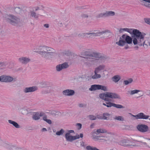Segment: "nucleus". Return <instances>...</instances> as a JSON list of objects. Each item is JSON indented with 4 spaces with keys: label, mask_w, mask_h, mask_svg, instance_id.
<instances>
[{
    "label": "nucleus",
    "mask_w": 150,
    "mask_h": 150,
    "mask_svg": "<svg viewBox=\"0 0 150 150\" xmlns=\"http://www.w3.org/2000/svg\"><path fill=\"white\" fill-rule=\"evenodd\" d=\"M132 38L126 34L123 35L120 38V40L117 42L116 44L120 46H123L126 43L130 44L132 42L134 45L139 46L144 45L145 40L144 37L146 35L145 33L141 32L137 29H134L132 32Z\"/></svg>",
    "instance_id": "nucleus-1"
},
{
    "label": "nucleus",
    "mask_w": 150,
    "mask_h": 150,
    "mask_svg": "<svg viewBox=\"0 0 150 150\" xmlns=\"http://www.w3.org/2000/svg\"><path fill=\"white\" fill-rule=\"evenodd\" d=\"M80 57L84 58L82 61L85 65L88 67H91L95 64L100 59L105 60L107 58L106 56L97 52H93L90 49L83 51Z\"/></svg>",
    "instance_id": "nucleus-2"
},
{
    "label": "nucleus",
    "mask_w": 150,
    "mask_h": 150,
    "mask_svg": "<svg viewBox=\"0 0 150 150\" xmlns=\"http://www.w3.org/2000/svg\"><path fill=\"white\" fill-rule=\"evenodd\" d=\"M38 53L42 58L46 59H50L55 55V50L46 46H40L38 47Z\"/></svg>",
    "instance_id": "nucleus-3"
},
{
    "label": "nucleus",
    "mask_w": 150,
    "mask_h": 150,
    "mask_svg": "<svg viewBox=\"0 0 150 150\" xmlns=\"http://www.w3.org/2000/svg\"><path fill=\"white\" fill-rule=\"evenodd\" d=\"M4 19L8 23L14 26H20L21 22L20 18L13 14H5L3 16Z\"/></svg>",
    "instance_id": "nucleus-4"
},
{
    "label": "nucleus",
    "mask_w": 150,
    "mask_h": 150,
    "mask_svg": "<svg viewBox=\"0 0 150 150\" xmlns=\"http://www.w3.org/2000/svg\"><path fill=\"white\" fill-rule=\"evenodd\" d=\"M99 96L100 99L108 102L110 101V99L108 98L121 99V97L118 94L111 92H107L105 93H101L99 94Z\"/></svg>",
    "instance_id": "nucleus-5"
},
{
    "label": "nucleus",
    "mask_w": 150,
    "mask_h": 150,
    "mask_svg": "<svg viewBox=\"0 0 150 150\" xmlns=\"http://www.w3.org/2000/svg\"><path fill=\"white\" fill-rule=\"evenodd\" d=\"M99 96L100 99L108 102L110 101V99L108 98L121 99V97L118 94L111 92H107L105 93H101L99 94Z\"/></svg>",
    "instance_id": "nucleus-6"
},
{
    "label": "nucleus",
    "mask_w": 150,
    "mask_h": 150,
    "mask_svg": "<svg viewBox=\"0 0 150 150\" xmlns=\"http://www.w3.org/2000/svg\"><path fill=\"white\" fill-rule=\"evenodd\" d=\"M137 130L140 132L142 133H150V130L148 126L144 124H139L136 127Z\"/></svg>",
    "instance_id": "nucleus-7"
},
{
    "label": "nucleus",
    "mask_w": 150,
    "mask_h": 150,
    "mask_svg": "<svg viewBox=\"0 0 150 150\" xmlns=\"http://www.w3.org/2000/svg\"><path fill=\"white\" fill-rule=\"evenodd\" d=\"M74 130H68L67 132L65 134V138L66 140L68 142H72L74 140V136L71 135V133H74Z\"/></svg>",
    "instance_id": "nucleus-8"
},
{
    "label": "nucleus",
    "mask_w": 150,
    "mask_h": 150,
    "mask_svg": "<svg viewBox=\"0 0 150 150\" xmlns=\"http://www.w3.org/2000/svg\"><path fill=\"white\" fill-rule=\"evenodd\" d=\"M2 146L6 148L8 150H21V149L11 144L3 142Z\"/></svg>",
    "instance_id": "nucleus-9"
},
{
    "label": "nucleus",
    "mask_w": 150,
    "mask_h": 150,
    "mask_svg": "<svg viewBox=\"0 0 150 150\" xmlns=\"http://www.w3.org/2000/svg\"><path fill=\"white\" fill-rule=\"evenodd\" d=\"M102 35H104L107 38H110L112 37V34L109 30H108L102 31H98V36Z\"/></svg>",
    "instance_id": "nucleus-10"
},
{
    "label": "nucleus",
    "mask_w": 150,
    "mask_h": 150,
    "mask_svg": "<svg viewBox=\"0 0 150 150\" xmlns=\"http://www.w3.org/2000/svg\"><path fill=\"white\" fill-rule=\"evenodd\" d=\"M130 114L132 115V116L135 117L136 119H148L149 117V116L146 115L143 113L142 112L139 113L136 115H134L131 113Z\"/></svg>",
    "instance_id": "nucleus-11"
},
{
    "label": "nucleus",
    "mask_w": 150,
    "mask_h": 150,
    "mask_svg": "<svg viewBox=\"0 0 150 150\" xmlns=\"http://www.w3.org/2000/svg\"><path fill=\"white\" fill-rule=\"evenodd\" d=\"M38 89L37 87L33 86L31 87H26L23 89V91L25 93L33 92L37 91Z\"/></svg>",
    "instance_id": "nucleus-12"
},
{
    "label": "nucleus",
    "mask_w": 150,
    "mask_h": 150,
    "mask_svg": "<svg viewBox=\"0 0 150 150\" xmlns=\"http://www.w3.org/2000/svg\"><path fill=\"white\" fill-rule=\"evenodd\" d=\"M62 94L65 96H72L75 94V91L74 90L71 89H66L62 91Z\"/></svg>",
    "instance_id": "nucleus-13"
},
{
    "label": "nucleus",
    "mask_w": 150,
    "mask_h": 150,
    "mask_svg": "<svg viewBox=\"0 0 150 150\" xmlns=\"http://www.w3.org/2000/svg\"><path fill=\"white\" fill-rule=\"evenodd\" d=\"M19 62L24 64H26L30 61V59L29 57H22L18 59Z\"/></svg>",
    "instance_id": "nucleus-14"
},
{
    "label": "nucleus",
    "mask_w": 150,
    "mask_h": 150,
    "mask_svg": "<svg viewBox=\"0 0 150 150\" xmlns=\"http://www.w3.org/2000/svg\"><path fill=\"white\" fill-rule=\"evenodd\" d=\"M130 143V141L129 140H126V139H124L121 141L119 142L120 144L122 146H134L132 144H129Z\"/></svg>",
    "instance_id": "nucleus-15"
},
{
    "label": "nucleus",
    "mask_w": 150,
    "mask_h": 150,
    "mask_svg": "<svg viewBox=\"0 0 150 150\" xmlns=\"http://www.w3.org/2000/svg\"><path fill=\"white\" fill-rule=\"evenodd\" d=\"M94 32L92 33H86V36H89L88 37L92 38L93 37H95L98 36V31L95 30Z\"/></svg>",
    "instance_id": "nucleus-16"
},
{
    "label": "nucleus",
    "mask_w": 150,
    "mask_h": 150,
    "mask_svg": "<svg viewBox=\"0 0 150 150\" xmlns=\"http://www.w3.org/2000/svg\"><path fill=\"white\" fill-rule=\"evenodd\" d=\"M105 67V66L104 65H100L95 69L94 71L98 73H100L101 71L104 69Z\"/></svg>",
    "instance_id": "nucleus-17"
},
{
    "label": "nucleus",
    "mask_w": 150,
    "mask_h": 150,
    "mask_svg": "<svg viewBox=\"0 0 150 150\" xmlns=\"http://www.w3.org/2000/svg\"><path fill=\"white\" fill-rule=\"evenodd\" d=\"M39 14H37L34 11H32L30 12V16L35 19L37 20L39 17Z\"/></svg>",
    "instance_id": "nucleus-18"
},
{
    "label": "nucleus",
    "mask_w": 150,
    "mask_h": 150,
    "mask_svg": "<svg viewBox=\"0 0 150 150\" xmlns=\"http://www.w3.org/2000/svg\"><path fill=\"white\" fill-rule=\"evenodd\" d=\"M40 117L39 116V113L38 112H35L33 113L32 119L34 120H36L40 119Z\"/></svg>",
    "instance_id": "nucleus-19"
},
{
    "label": "nucleus",
    "mask_w": 150,
    "mask_h": 150,
    "mask_svg": "<svg viewBox=\"0 0 150 150\" xmlns=\"http://www.w3.org/2000/svg\"><path fill=\"white\" fill-rule=\"evenodd\" d=\"M99 85L94 84L92 85L90 88H89V90L91 91H94L96 90H99Z\"/></svg>",
    "instance_id": "nucleus-20"
},
{
    "label": "nucleus",
    "mask_w": 150,
    "mask_h": 150,
    "mask_svg": "<svg viewBox=\"0 0 150 150\" xmlns=\"http://www.w3.org/2000/svg\"><path fill=\"white\" fill-rule=\"evenodd\" d=\"M9 123L12 125L16 128H18L20 127V125L16 122L11 120H9L8 121Z\"/></svg>",
    "instance_id": "nucleus-21"
},
{
    "label": "nucleus",
    "mask_w": 150,
    "mask_h": 150,
    "mask_svg": "<svg viewBox=\"0 0 150 150\" xmlns=\"http://www.w3.org/2000/svg\"><path fill=\"white\" fill-rule=\"evenodd\" d=\"M144 139H148V138H144L142 136H137V140H134L141 143L142 142V141H144Z\"/></svg>",
    "instance_id": "nucleus-22"
},
{
    "label": "nucleus",
    "mask_w": 150,
    "mask_h": 150,
    "mask_svg": "<svg viewBox=\"0 0 150 150\" xmlns=\"http://www.w3.org/2000/svg\"><path fill=\"white\" fill-rule=\"evenodd\" d=\"M105 142L108 144H109L111 143L113 140L112 137L111 136H108L105 137Z\"/></svg>",
    "instance_id": "nucleus-23"
},
{
    "label": "nucleus",
    "mask_w": 150,
    "mask_h": 150,
    "mask_svg": "<svg viewBox=\"0 0 150 150\" xmlns=\"http://www.w3.org/2000/svg\"><path fill=\"white\" fill-rule=\"evenodd\" d=\"M48 113L53 117H55L59 115L60 112L57 111H53Z\"/></svg>",
    "instance_id": "nucleus-24"
},
{
    "label": "nucleus",
    "mask_w": 150,
    "mask_h": 150,
    "mask_svg": "<svg viewBox=\"0 0 150 150\" xmlns=\"http://www.w3.org/2000/svg\"><path fill=\"white\" fill-rule=\"evenodd\" d=\"M132 29H130L128 28H120V29L119 32L120 33H122L123 31H125L131 34L132 33Z\"/></svg>",
    "instance_id": "nucleus-25"
},
{
    "label": "nucleus",
    "mask_w": 150,
    "mask_h": 150,
    "mask_svg": "<svg viewBox=\"0 0 150 150\" xmlns=\"http://www.w3.org/2000/svg\"><path fill=\"white\" fill-rule=\"evenodd\" d=\"M107 132V131L105 129L100 128L97 130L96 132L97 133H96V135H98V134L100 133H106Z\"/></svg>",
    "instance_id": "nucleus-26"
},
{
    "label": "nucleus",
    "mask_w": 150,
    "mask_h": 150,
    "mask_svg": "<svg viewBox=\"0 0 150 150\" xmlns=\"http://www.w3.org/2000/svg\"><path fill=\"white\" fill-rule=\"evenodd\" d=\"M95 74L92 77V78L93 79H96L100 78L101 77V76L100 74H98V73L94 71Z\"/></svg>",
    "instance_id": "nucleus-27"
},
{
    "label": "nucleus",
    "mask_w": 150,
    "mask_h": 150,
    "mask_svg": "<svg viewBox=\"0 0 150 150\" xmlns=\"http://www.w3.org/2000/svg\"><path fill=\"white\" fill-rule=\"evenodd\" d=\"M106 17L109 16H113L115 15V13L112 11H106L105 12Z\"/></svg>",
    "instance_id": "nucleus-28"
},
{
    "label": "nucleus",
    "mask_w": 150,
    "mask_h": 150,
    "mask_svg": "<svg viewBox=\"0 0 150 150\" xmlns=\"http://www.w3.org/2000/svg\"><path fill=\"white\" fill-rule=\"evenodd\" d=\"M120 79V76L118 75L115 76L112 78V81L115 82H117Z\"/></svg>",
    "instance_id": "nucleus-29"
},
{
    "label": "nucleus",
    "mask_w": 150,
    "mask_h": 150,
    "mask_svg": "<svg viewBox=\"0 0 150 150\" xmlns=\"http://www.w3.org/2000/svg\"><path fill=\"white\" fill-rule=\"evenodd\" d=\"M140 91L139 90L135 89L132 91H128V92L130 94V95H132L136 93H137Z\"/></svg>",
    "instance_id": "nucleus-30"
},
{
    "label": "nucleus",
    "mask_w": 150,
    "mask_h": 150,
    "mask_svg": "<svg viewBox=\"0 0 150 150\" xmlns=\"http://www.w3.org/2000/svg\"><path fill=\"white\" fill-rule=\"evenodd\" d=\"M14 79L12 77L9 76H6L5 82H10L13 81Z\"/></svg>",
    "instance_id": "nucleus-31"
},
{
    "label": "nucleus",
    "mask_w": 150,
    "mask_h": 150,
    "mask_svg": "<svg viewBox=\"0 0 150 150\" xmlns=\"http://www.w3.org/2000/svg\"><path fill=\"white\" fill-rule=\"evenodd\" d=\"M133 79L132 78H130L128 80H125L123 81V83L125 85H128L129 84L131 83L133 81Z\"/></svg>",
    "instance_id": "nucleus-32"
},
{
    "label": "nucleus",
    "mask_w": 150,
    "mask_h": 150,
    "mask_svg": "<svg viewBox=\"0 0 150 150\" xmlns=\"http://www.w3.org/2000/svg\"><path fill=\"white\" fill-rule=\"evenodd\" d=\"M96 17L97 18H98L106 17L105 12L98 14Z\"/></svg>",
    "instance_id": "nucleus-33"
},
{
    "label": "nucleus",
    "mask_w": 150,
    "mask_h": 150,
    "mask_svg": "<svg viewBox=\"0 0 150 150\" xmlns=\"http://www.w3.org/2000/svg\"><path fill=\"white\" fill-rule=\"evenodd\" d=\"M114 119L115 120H117L119 121H122L124 120V119L122 116H116L114 118Z\"/></svg>",
    "instance_id": "nucleus-34"
},
{
    "label": "nucleus",
    "mask_w": 150,
    "mask_h": 150,
    "mask_svg": "<svg viewBox=\"0 0 150 150\" xmlns=\"http://www.w3.org/2000/svg\"><path fill=\"white\" fill-rule=\"evenodd\" d=\"M22 11V9L19 7H16L14 9V11L17 13L20 14Z\"/></svg>",
    "instance_id": "nucleus-35"
},
{
    "label": "nucleus",
    "mask_w": 150,
    "mask_h": 150,
    "mask_svg": "<svg viewBox=\"0 0 150 150\" xmlns=\"http://www.w3.org/2000/svg\"><path fill=\"white\" fill-rule=\"evenodd\" d=\"M1 67H6L8 65V62L7 61H4L1 62Z\"/></svg>",
    "instance_id": "nucleus-36"
},
{
    "label": "nucleus",
    "mask_w": 150,
    "mask_h": 150,
    "mask_svg": "<svg viewBox=\"0 0 150 150\" xmlns=\"http://www.w3.org/2000/svg\"><path fill=\"white\" fill-rule=\"evenodd\" d=\"M113 107L115 108H124V107L122 105L120 104H117L115 103H114L113 104Z\"/></svg>",
    "instance_id": "nucleus-37"
},
{
    "label": "nucleus",
    "mask_w": 150,
    "mask_h": 150,
    "mask_svg": "<svg viewBox=\"0 0 150 150\" xmlns=\"http://www.w3.org/2000/svg\"><path fill=\"white\" fill-rule=\"evenodd\" d=\"M99 90H101L104 91H107L108 89L107 87L105 86L99 85Z\"/></svg>",
    "instance_id": "nucleus-38"
},
{
    "label": "nucleus",
    "mask_w": 150,
    "mask_h": 150,
    "mask_svg": "<svg viewBox=\"0 0 150 150\" xmlns=\"http://www.w3.org/2000/svg\"><path fill=\"white\" fill-rule=\"evenodd\" d=\"M56 70L58 71H59L62 69V67L61 64H59L57 65L56 67Z\"/></svg>",
    "instance_id": "nucleus-39"
},
{
    "label": "nucleus",
    "mask_w": 150,
    "mask_h": 150,
    "mask_svg": "<svg viewBox=\"0 0 150 150\" xmlns=\"http://www.w3.org/2000/svg\"><path fill=\"white\" fill-rule=\"evenodd\" d=\"M64 132V130L63 129H61L59 131H57L56 134L57 135L59 136L62 135Z\"/></svg>",
    "instance_id": "nucleus-40"
},
{
    "label": "nucleus",
    "mask_w": 150,
    "mask_h": 150,
    "mask_svg": "<svg viewBox=\"0 0 150 150\" xmlns=\"http://www.w3.org/2000/svg\"><path fill=\"white\" fill-rule=\"evenodd\" d=\"M78 36L82 38H88V36H86V33H80L78 34Z\"/></svg>",
    "instance_id": "nucleus-41"
},
{
    "label": "nucleus",
    "mask_w": 150,
    "mask_h": 150,
    "mask_svg": "<svg viewBox=\"0 0 150 150\" xmlns=\"http://www.w3.org/2000/svg\"><path fill=\"white\" fill-rule=\"evenodd\" d=\"M103 119L104 120H107V116H109L110 115V114L106 112L104 113L103 115Z\"/></svg>",
    "instance_id": "nucleus-42"
},
{
    "label": "nucleus",
    "mask_w": 150,
    "mask_h": 150,
    "mask_svg": "<svg viewBox=\"0 0 150 150\" xmlns=\"http://www.w3.org/2000/svg\"><path fill=\"white\" fill-rule=\"evenodd\" d=\"M6 76L2 75L1 76V82H6Z\"/></svg>",
    "instance_id": "nucleus-43"
},
{
    "label": "nucleus",
    "mask_w": 150,
    "mask_h": 150,
    "mask_svg": "<svg viewBox=\"0 0 150 150\" xmlns=\"http://www.w3.org/2000/svg\"><path fill=\"white\" fill-rule=\"evenodd\" d=\"M62 67L63 69H66L68 68L69 67V65L67 62H64L61 64Z\"/></svg>",
    "instance_id": "nucleus-44"
},
{
    "label": "nucleus",
    "mask_w": 150,
    "mask_h": 150,
    "mask_svg": "<svg viewBox=\"0 0 150 150\" xmlns=\"http://www.w3.org/2000/svg\"><path fill=\"white\" fill-rule=\"evenodd\" d=\"M89 119L91 120H96V117L93 115H89L88 116Z\"/></svg>",
    "instance_id": "nucleus-45"
},
{
    "label": "nucleus",
    "mask_w": 150,
    "mask_h": 150,
    "mask_svg": "<svg viewBox=\"0 0 150 150\" xmlns=\"http://www.w3.org/2000/svg\"><path fill=\"white\" fill-rule=\"evenodd\" d=\"M106 103L107 104V107L108 108H110L112 106L113 107V104L114 103L110 102H106Z\"/></svg>",
    "instance_id": "nucleus-46"
},
{
    "label": "nucleus",
    "mask_w": 150,
    "mask_h": 150,
    "mask_svg": "<svg viewBox=\"0 0 150 150\" xmlns=\"http://www.w3.org/2000/svg\"><path fill=\"white\" fill-rule=\"evenodd\" d=\"M21 112L23 115H28V110L25 109H22L21 110Z\"/></svg>",
    "instance_id": "nucleus-47"
},
{
    "label": "nucleus",
    "mask_w": 150,
    "mask_h": 150,
    "mask_svg": "<svg viewBox=\"0 0 150 150\" xmlns=\"http://www.w3.org/2000/svg\"><path fill=\"white\" fill-rule=\"evenodd\" d=\"M81 17L82 18H88V16L87 14L84 13H82L81 15Z\"/></svg>",
    "instance_id": "nucleus-48"
},
{
    "label": "nucleus",
    "mask_w": 150,
    "mask_h": 150,
    "mask_svg": "<svg viewBox=\"0 0 150 150\" xmlns=\"http://www.w3.org/2000/svg\"><path fill=\"white\" fill-rule=\"evenodd\" d=\"M76 126L77 127V129L78 130H80L82 127V125L80 123H77L76 124Z\"/></svg>",
    "instance_id": "nucleus-49"
},
{
    "label": "nucleus",
    "mask_w": 150,
    "mask_h": 150,
    "mask_svg": "<svg viewBox=\"0 0 150 150\" xmlns=\"http://www.w3.org/2000/svg\"><path fill=\"white\" fill-rule=\"evenodd\" d=\"M144 21L146 23L150 25V18H145Z\"/></svg>",
    "instance_id": "nucleus-50"
},
{
    "label": "nucleus",
    "mask_w": 150,
    "mask_h": 150,
    "mask_svg": "<svg viewBox=\"0 0 150 150\" xmlns=\"http://www.w3.org/2000/svg\"><path fill=\"white\" fill-rule=\"evenodd\" d=\"M144 141H142V142H141L144 145H145V146L149 148H150V145H148L147 144V142L146 143V142H143Z\"/></svg>",
    "instance_id": "nucleus-51"
},
{
    "label": "nucleus",
    "mask_w": 150,
    "mask_h": 150,
    "mask_svg": "<svg viewBox=\"0 0 150 150\" xmlns=\"http://www.w3.org/2000/svg\"><path fill=\"white\" fill-rule=\"evenodd\" d=\"M41 87L42 88L45 87L47 86L45 82H44L41 83Z\"/></svg>",
    "instance_id": "nucleus-52"
},
{
    "label": "nucleus",
    "mask_w": 150,
    "mask_h": 150,
    "mask_svg": "<svg viewBox=\"0 0 150 150\" xmlns=\"http://www.w3.org/2000/svg\"><path fill=\"white\" fill-rule=\"evenodd\" d=\"M33 110L32 109L28 110V115L29 114H30L31 115H33V113L34 112H33Z\"/></svg>",
    "instance_id": "nucleus-53"
},
{
    "label": "nucleus",
    "mask_w": 150,
    "mask_h": 150,
    "mask_svg": "<svg viewBox=\"0 0 150 150\" xmlns=\"http://www.w3.org/2000/svg\"><path fill=\"white\" fill-rule=\"evenodd\" d=\"M74 140L76 139H79L80 138V136L79 135L74 136Z\"/></svg>",
    "instance_id": "nucleus-54"
},
{
    "label": "nucleus",
    "mask_w": 150,
    "mask_h": 150,
    "mask_svg": "<svg viewBox=\"0 0 150 150\" xmlns=\"http://www.w3.org/2000/svg\"><path fill=\"white\" fill-rule=\"evenodd\" d=\"M96 118H97L99 119H103V117L101 116H100V115H96Z\"/></svg>",
    "instance_id": "nucleus-55"
},
{
    "label": "nucleus",
    "mask_w": 150,
    "mask_h": 150,
    "mask_svg": "<svg viewBox=\"0 0 150 150\" xmlns=\"http://www.w3.org/2000/svg\"><path fill=\"white\" fill-rule=\"evenodd\" d=\"M45 121L49 124H52V121L50 119H47Z\"/></svg>",
    "instance_id": "nucleus-56"
},
{
    "label": "nucleus",
    "mask_w": 150,
    "mask_h": 150,
    "mask_svg": "<svg viewBox=\"0 0 150 150\" xmlns=\"http://www.w3.org/2000/svg\"><path fill=\"white\" fill-rule=\"evenodd\" d=\"M100 142H105V137H104V138L103 139H100Z\"/></svg>",
    "instance_id": "nucleus-57"
},
{
    "label": "nucleus",
    "mask_w": 150,
    "mask_h": 150,
    "mask_svg": "<svg viewBox=\"0 0 150 150\" xmlns=\"http://www.w3.org/2000/svg\"><path fill=\"white\" fill-rule=\"evenodd\" d=\"M144 6H146V7H150V4H147L146 3H145L144 4Z\"/></svg>",
    "instance_id": "nucleus-58"
},
{
    "label": "nucleus",
    "mask_w": 150,
    "mask_h": 150,
    "mask_svg": "<svg viewBox=\"0 0 150 150\" xmlns=\"http://www.w3.org/2000/svg\"><path fill=\"white\" fill-rule=\"evenodd\" d=\"M99 137L97 136H95L93 137V138L95 139H96L98 140H100V139H99Z\"/></svg>",
    "instance_id": "nucleus-59"
},
{
    "label": "nucleus",
    "mask_w": 150,
    "mask_h": 150,
    "mask_svg": "<svg viewBox=\"0 0 150 150\" xmlns=\"http://www.w3.org/2000/svg\"><path fill=\"white\" fill-rule=\"evenodd\" d=\"M81 146H83L84 147H85V143L83 142H82L81 143Z\"/></svg>",
    "instance_id": "nucleus-60"
},
{
    "label": "nucleus",
    "mask_w": 150,
    "mask_h": 150,
    "mask_svg": "<svg viewBox=\"0 0 150 150\" xmlns=\"http://www.w3.org/2000/svg\"><path fill=\"white\" fill-rule=\"evenodd\" d=\"M86 7V6H80V7H78V9H81L85 8H85Z\"/></svg>",
    "instance_id": "nucleus-61"
},
{
    "label": "nucleus",
    "mask_w": 150,
    "mask_h": 150,
    "mask_svg": "<svg viewBox=\"0 0 150 150\" xmlns=\"http://www.w3.org/2000/svg\"><path fill=\"white\" fill-rule=\"evenodd\" d=\"M44 26L46 28H48L49 27V25L48 24H46L44 25Z\"/></svg>",
    "instance_id": "nucleus-62"
},
{
    "label": "nucleus",
    "mask_w": 150,
    "mask_h": 150,
    "mask_svg": "<svg viewBox=\"0 0 150 150\" xmlns=\"http://www.w3.org/2000/svg\"><path fill=\"white\" fill-rule=\"evenodd\" d=\"M141 2H142V1H143L145 2H148L149 3H150V0H140Z\"/></svg>",
    "instance_id": "nucleus-63"
},
{
    "label": "nucleus",
    "mask_w": 150,
    "mask_h": 150,
    "mask_svg": "<svg viewBox=\"0 0 150 150\" xmlns=\"http://www.w3.org/2000/svg\"><path fill=\"white\" fill-rule=\"evenodd\" d=\"M43 119L44 120L46 121V120L47 119L46 116H44L43 118Z\"/></svg>",
    "instance_id": "nucleus-64"
}]
</instances>
